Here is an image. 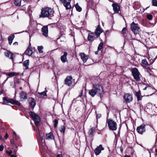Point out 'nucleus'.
Wrapping results in <instances>:
<instances>
[{"instance_id":"obj_13","label":"nucleus","mask_w":157,"mask_h":157,"mask_svg":"<svg viewBox=\"0 0 157 157\" xmlns=\"http://www.w3.org/2000/svg\"><path fill=\"white\" fill-rule=\"evenodd\" d=\"M28 101L29 103V105L32 107V109H33L36 105V102L35 99L31 98H29Z\"/></svg>"},{"instance_id":"obj_17","label":"nucleus","mask_w":157,"mask_h":157,"mask_svg":"<svg viewBox=\"0 0 157 157\" xmlns=\"http://www.w3.org/2000/svg\"><path fill=\"white\" fill-rule=\"evenodd\" d=\"M112 6L113 8V10L115 13H119V11L120 10V6L117 4L115 3H113Z\"/></svg>"},{"instance_id":"obj_5","label":"nucleus","mask_w":157,"mask_h":157,"mask_svg":"<svg viewBox=\"0 0 157 157\" xmlns=\"http://www.w3.org/2000/svg\"><path fill=\"white\" fill-rule=\"evenodd\" d=\"M107 122L110 130L115 131L117 129V124L115 121L109 119L107 120Z\"/></svg>"},{"instance_id":"obj_25","label":"nucleus","mask_w":157,"mask_h":157,"mask_svg":"<svg viewBox=\"0 0 157 157\" xmlns=\"http://www.w3.org/2000/svg\"><path fill=\"white\" fill-rule=\"evenodd\" d=\"M25 53L26 55H28L29 56L31 55L33 53V51L32 48H27L25 51Z\"/></svg>"},{"instance_id":"obj_14","label":"nucleus","mask_w":157,"mask_h":157,"mask_svg":"<svg viewBox=\"0 0 157 157\" xmlns=\"http://www.w3.org/2000/svg\"><path fill=\"white\" fill-rule=\"evenodd\" d=\"M103 31L102 29L101 28L100 25L98 26L97 29L95 32V35L97 37L100 36V34Z\"/></svg>"},{"instance_id":"obj_23","label":"nucleus","mask_w":157,"mask_h":157,"mask_svg":"<svg viewBox=\"0 0 157 157\" xmlns=\"http://www.w3.org/2000/svg\"><path fill=\"white\" fill-rule=\"evenodd\" d=\"M89 93L92 97H94L96 94H97V93L93 88L92 89L89 90Z\"/></svg>"},{"instance_id":"obj_10","label":"nucleus","mask_w":157,"mask_h":157,"mask_svg":"<svg viewBox=\"0 0 157 157\" xmlns=\"http://www.w3.org/2000/svg\"><path fill=\"white\" fill-rule=\"evenodd\" d=\"M36 136L38 141H42L44 140V134L42 133L39 128L38 129L37 131H36Z\"/></svg>"},{"instance_id":"obj_20","label":"nucleus","mask_w":157,"mask_h":157,"mask_svg":"<svg viewBox=\"0 0 157 157\" xmlns=\"http://www.w3.org/2000/svg\"><path fill=\"white\" fill-rule=\"evenodd\" d=\"M5 54L6 57L9 58L10 59H11L13 62V53L9 52H5Z\"/></svg>"},{"instance_id":"obj_51","label":"nucleus","mask_w":157,"mask_h":157,"mask_svg":"<svg viewBox=\"0 0 157 157\" xmlns=\"http://www.w3.org/2000/svg\"><path fill=\"white\" fill-rule=\"evenodd\" d=\"M148 87H150V86H148ZM147 87H148V86H146V87H145L143 89V90H146L147 89Z\"/></svg>"},{"instance_id":"obj_30","label":"nucleus","mask_w":157,"mask_h":157,"mask_svg":"<svg viewBox=\"0 0 157 157\" xmlns=\"http://www.w3.org/2000/svg\"><path fill=\"white\" fill-rule=\"evenodd\" d=\"M94 37V34L93 33H89L88 34L87 39L88 40H92Z\"/></svg>"},{"instance_id":"obj_22","label":"nucleus","mask_w":157,"mask_h":157,"mask_svg":"<svg viewBox=\"0 0 157 157\" xmlns=\"http://www.w3.org/2000/svg\"><path fill=\"white\" fill-rule=\"evenodd\" d=\"M54 138L53 134L52 132H50L48 134H46L45 136V139L47 140H49L53 139Z\"/></svg>"},{"instance_id":"obj_7","label":"nucleus","mask_w":157,"mask_h":157,"mask_svg":"<svg viewBox=\"0 0 157 157\" xmlns=\"http://www.w3.org/2000/svg\"><path fill=\"white\" fill-rule=\"evenodd\" d=\"M132 72L134 78L137 81H140V73L138 69L136 68L132 69Z\"/></svg>"},{"instance_id":"obj_34","label":"nucleus","mask_w":157,"mask_h":157,"mask_svg":"<svg viewBox=\"0 0 157 157\" xmlns=\"http://www.w3.org/2000/svg\"><path fill=\"white\" fill-rule=\"evenodd\" d=\"M39 95L38 96L39 97L42 98L44 96H46V92L45 91L41 93H39Z\"/></svg>"},{"instance_id":"obj_21","label":"nucleus","mask_w":157,"mask_h":157,"mask_svg":"<svg viewBox=\"0 0 157 157\" xmlns=\"http://www.w3.org/2000/svg\"><path fill=\"white\" fill-rule=\"evenodd\" d=\"M67 53L66 52H64L63 55L61 56L60 59L62 62L65 63L67 60Z\"/></svg>"},{"instance_id":"obj_35","label":"nucleus","mask_w":157,"mask_h":157,"mask_svg":"<svg viewBox=\"0 0 157 157\" xmlns=\"http://www.w3.org/2000/svg\"><path fill=\"white\" fill-rule=\"evenodd\" d=\"M76 10L80 12L82 10V8L78 6V3H77L75 6Z\"/></svg>"},{"instance_id":"obj_38","label":"nucleus","mask_w":157,"mask_h":157,"mask_svg":"<svg viewBox=\"0 0 157 157\" xmlns=\"http://www.w3.org/2000/svg\"><path fill=\"white\" fill-rule=\"evenodd\" d=\"M146 17L148 20H151L153 18V16L150 14L146 15Z\"/></svg>"},{"instance_id":"obj_57","label":"nucleus","mask_w":157,"mask_h":157,"mask_svg":"<svg viewBox=\"0 0 157 157\" xmlns=\"http://www.w3.org/2000/svg\"><path fill=\"white\" fill-rule=\"evenodd\" d=\"M13 133H14V136H16V135H17L16 132H13Z\"/></svg>"},{"instance_id":"obj_48","label":"nucleus","mask_w":157,"mask_h":157,"mask_svg":"<svg viewBox=\"0 0 157 157\" xmlns=\"http://www.w3.org/2000/svg\"><path fill=\"white\" fill-rule=\"evenodd\" d=\"M28 48H32V47L31 46V44L30 43H29V46H28Z\"/></svg>"},{"instance_id":"obj_8","label":"nucleus","mask_w":157,"mask_h":157,"mask_svg":"<svg viewBox=\"0 0 157 157\" xmlns=\"http://www.w3.org/2000/svg\"><path fill=\"white\" fill-rule=\"evenodd\" d=\"M66 8V10L71 8L70 3L71 0H59Z\"/></svg>"},{"instance_id":"obj_53","label":"nucleus","mask_w":157,"mask_h":157,"mask_svg":"<svg viewBox=\"0 0 157 157\" xmlns=\"http://www.w3.org/2000/svg\"><path fill=\"white\" fill-rule=\"evenodd\" d=\"M10 157H16L14 155H11Z\"/></svg>"},{"instance_id":"obj_45","label":"nucleus","mask_w":157,"mask_h":157,"mask_svg":"<svg viewBox=\"0 0 157 157\" xmlns=\"http://www.w3.org/2000/svg\"><path fill=\"white\" fill-rule=\"evenodd\" d=\"M8 137V135L7 133H6L4 136V137L6 139H7Z\"/></svg>"},{"instance_id":"obj_40","label":"nucleus","mask_w":157,"mask_h":157,"mask_svg":"<svg viewBox=\"0 0 157 157\" xmlns=\"http://www.w3.org/2000/svg\"><path fill=\"white\" fill-rule=\"evenodd\" d=\"M58 124V121L56 119L54 121V128H56L57 127V124Z\"/></svg>"},{"instance_id":"obj_54","label":"nucleus","mask_w":157,"mask_h":157,"mask_svg":"<svg viewBox=\"0 0 157 157\" xmlns=\"http://www.w3.org/2000/svg\"><path fill=\"white\" fill-rule=\"evenodd\" d=\"M124 157H131L130 155H126L124 156Z\"/></svg>"},{"instance_id":"obj_41","label":"nucleus","mask_w":157,"mask_h":157,"mask_svg":"<svg viewBox=\"0 0 157 157\" xmlns=\"http://www.w3.org/2000/svg\"><path fill=\"white\" fill-rule=\"evenodd\" d=\"M127 30V29L126 27L124 28L121 31V33L123 34H124L126 33V31Z\"/></svg>"},{"instance_id":"obj_59","label":"nucleus","mask_w":157,"mask_h":157,"mask_svg":"<svg viewBox=\"0 0 157 157\" xmlns=\"http://www.w3.org/2000/svg\"><path fill=\"white\" fill-rule=\"evenodd\" d=\"M22 89V87H21L20 88V89Z\"/></svg>"},{"instance_id":"obj_18","label":"nucleus","mask_w":157,"mask_h":157,"mask_svg":"<svg viewBox=\"0 0 157 157\" xmlns=\"http://www.w3.org/2000/svg\"><path fill=\"white\" fill-rule=\"evenodd\" d=\"M20 99L21 100L26 99L27 98V94L26 93L23 91H21L19 93Z\"/></svg>"},{"instance_id":"obj_52","label":"nucleus","mask_w":157,"mask_h":157,"mask_svg":"<svg viewBox=\"0 0 157 157\" xmlns=\"http://www.w3.org/2000/svg\"><path fill=\"white\" fill-rule=\"evenodd\" d=\"M13 140H11L10 141V142L11 144H13Z\"/></svg>"},{"instance_id":"obj_29","label":"nucleus","mask_w":157,"mask_h":157,"mask_svg":"<svg viewBox=\"0 0 157 157\" xmlns=\"http://www.w3.org/2000/svg\"><path fill=\"white\" fill-rule=\"evenodd\" d=\"M22 0H14V4L17 6H21Z\"/></svg>"},{"instance_id":"obj_16","label":"nucleus","mask_w":157,"mask_h":157,"mask_svg":"<svg viewBox=\"0 0 157 157\" xmlns=\"http://www.w3.org/2000/svg\"><path fill=\"white\" fill-rule=\"evenodd\" d=\"M41 30L43 35L46 37L48 36V26H44L42 28Z\"/></svg>"},{"instance_id":"obj_37","label":"nucleus","mask_w":157,"mask_h":157,"mask_svg":"<svg viewBox=\"0 0 157 157\" xmlns=\"http://www.w3.org/2000/svg\"><path fill=\"white\" fill-rule=\"evenodd\" d=\"M37 48L40 53H42L43 52V47L42 46H38L37 47Z\"/></svg>"},{"instance_id":"obj_24","label":"nucleus","mask_w":157,"mask_h":157,"mask_svg":"<svg viewBox=\"0 0 157 157\" xmlns=\"http://www.w3.org/2000/svg\"><path fill=\"white\" fill-rule=\"evenodd\" d=\"M15 37V36L13 34L11 35L8 37V40L9 43L10 45H11L13 42V40Z\"/></svg>"},{"instance_id":"obj_15","label":"nucleus","mask_w":157,"mask_h":157,"mask_svg":"<svg viewBox=\"0 0 157 157\" xmlns=\"http://www.w3.org/2000/svg\"><path fill=\"white\" fill-rule=\"evenodd\" d=\"M72 79L71 76H67L65 80V84L69 86H71L72 83Z\"/></svg>"},{"instance_id":"obj_26","label":"nucleus","mask_w":157,"mask_h":157,"mask_svg":"<svg viewBox=\"0 0 157 157\" xmlns=\"http://www.w3.org/2000/svg\"><path fill=\"white\" fill-rule=\"evenodd\" d=\"M148 65V63L146 59L142 60L141 65L144 67H146Z\"/></svg>"},{"instance_id":"obj_33","label":"nucleus","mask_w":157,"mask_h":157,"mask_svg":"<svg viewBox=\"0 0 157 157\" xmlns=\"http://www.w3.org/2000/svg\"><path fill=\"white\" fill-rule=\"evenodd\" d=\"M136 96L137 100L138 101L141 100L142 97L141 96L140 93L139 92H136Z\"/></svg>"},{"instance_id":"obj_1","label":"nucleus","mask_w":157,"mask_h":157,"mask_svg":"<svg viewBox=\"0 0 157 157\" xmlns=\"http://www.w3.org/2000/svg\"><path fill=\"white\" fill-rule=\"evenodd\" d=\"M53 13V11L51 8L49 7L44 8L42 10L40 17H48L49 16L52 14Z\"/></svg>"},{"instance_id":"obj_11","label":"nucleus","mask_w":157,"mask_h":157,"mask_svg":"<svg viewBox=\"0 0 157 157\" xmlns=\"http://www.w3.org/2000/svg\"><path fill=\"white\" fill-rule=\"evenodd\" d=\"M145 125L143 124L137 127L136 129L137 132L140 134H142L143 132L145 131Z\"/></svg>"},{"instance_id":"obj_56","label":"nucleus","mask_w":157,"mask_h":157,"mask_svg":"<svg viewBox=\"0 0 157 157\" xmlns=\"http://www.w3.org/2000/svg\"><path fill=\"white\" fill-rule=\"evenodd\" d=\"M98 51H96V52H95V54H98Z\"/></svg>"},{"instance_id":"obj_58","label":"nucleus","mask_w":157,"mask_h":157,"mask_svg":"<svg viewBox=\"0 0 157 157\" xmlns=\"http://www.w3.org/2000/svg\"><path fill=\"white\" fill-rule=\"evenodd\" d=\"M157 140V135H156V141Z\"/></svg>"},{"instance_id":"obj_19","label":"nucleus","mask_w":157,"mask_h":157,"mask_svg":"<svg viewBox=\"0 0 157 157\" xmlns=\"http://www.w3.org/2000/svg\"><path fill=\"white\" fill-rule=\"evenodd\" d=\"M80 56L83 62L84 63L86 62L88 59V56L84 53H80Z\"/></svg>"},{"instance_id":"obj_12","label":"nucleus","mask_w":157,"mask_h":157,"mask_svg":"<svg viewBox=\"0 0 157 157\" xmlns=\"http://www.w3.org/2000/svg\"><path fill=\"white\" fill-rule=\"evenodd\" d=\"M104 149V148L102 147V145L100 144L94 150V152L95 154L97 155H99L101 153V151Z\"/></svg>"},{"instance_id":"obj_36","label":"nucleus","mask_w":157,"mask_h":157,"mask_svg":"<svg viewBox=\"0 0 157 157\" xmlns=\"http://www.w3.org/2000/svg\"><path fill=\"white\" fill-rule=\"evenodd\" d=\"M103 42H101L99 44L98 48V51L100 50L103 48Z\"/></svg>"},{"instance_id":"obj_6","label":"nucleus","mask_w":157,"mask_h":157,"mask_svg":"<svg viewBox=\"0 0 157 157\" xmlns=\"http://www.w3.org/2000/svg\"><path fill=\"white\" fill-rule=\"evenodd\" d=\"M93 88L97 93V94L101 96L103 91V89L101 86L98 84H93Z\"/></svg>"},{"instance_id":"obj_4","label":"nucleus","mask_w":157,"mask_h":157,"mask_svg":"<svg viewBox=\"0 0 157 157\" xmlns=\"http://www.w3.org/2000/svg\"><path fill=\"white\" fill-rule=\"evenodd\" d=\"M29 113L30 116L33 120L35 125L37 127H38L40 125L39 122L40 121V117L32 112H29Z\"/></svg>"},{"instance_id":"obj_31","label":"nucleus","mask_w":157,"mask_h":157,"mask_svg":"<svg viewBox=\"0 0 157 157\" xmlns=\"http://www.w3.org/2000/svg\"><path fill=\"white\" fill-rule=\"evenodd\" d=\"M29 63V60H26L23 63V66L25 67V69H26L28 68V66Z\"/></svg>"},{"instance_id":"obj_46","label":"nucleus","mask_w":157,"mask_h":157,"mask_svg":"<svg viewBox=\"0 0 157 157\" xmlns=\"http://www.w3.org/2000/svg\"><path fill=\"white\" fill-rule=\"evenodd\" d=\"M56 157H63L62 154H58L57 155Z\"/></svg>"},{"instance_id":"obj_49","label":"nucleus","mask_w":157,"mask_h":157,"mask_svg":"<svg viewBox=\"0 0 157 157\" xmlns=\"http://www.w3.org/2000/svg\"><path fill=\"white\" fill-rule=\"evenodd\" d=\"M82 91L81 92V93H80V94H79V95H78V97H81L82 95Z\"/></svg>"},{"instance_id":"obj_44","label":"nucleus","mask_w":157,"mask_h":157,"mask_svg":"<svg viewBox=\"0 0 157 157\" xmlns=\"http://www.w3.org/2000/svg\"><path fill=\"white\" fill-rule=\"evenodd\" d=\"M12 153V151H10L7 152V153L9 155H11V154Z\"/></svg>"},{"instance_id":"obj_39","label":"nucleus","mask_w":157,"mask_h":157,"mask_svg":"<svg viewBox=\"0 0 157 157\" xmlns=\"http://www.w3.org/2000/svg\"><path fill=\"white\" fill-rule=\"evenodd\" d=\"M151 2L153 6H157V0H152Z\"/></svg>"},{"instance_id":"obj_43","label":"nucleus","mask_w":157,"mask_h":157,"mask_svg":"<svg viewBox=\"0 0 157 157\" xmlns=\"http://www.w3.org/2000/svg\"><path fill=\"white\" fill-rule=\"evenodd\" d=\"M101 114H98L97 115V118H99L101 117Z\"/></svg>"},{"instance_id":"obj_50","label":"nucleus","mask_w":157,"mask_h":157,"mask_svg":"<svg viewBox=\"0 0 157 157\" xmlns=\"http://www.w3.org/2000/svg\"><path fill=\"white\" fill-rule=\"evenodd\" d=\"M13 45H18V43L17 42H15L13 44Z\"/></svg>"},{"instance_id":"obj_42","label":"nucleus","mask_w":157,"mask_h":157,"mask_svg":"<svg viewBox=\"0 0 157 157\" xmlns=\"http://www.w3.org/2000/svg\"><path fill=\"white\" fill-rule=\"evenodd\" d=\"M4 147L2 145L0 146V151H2L3 150Z\"/></svg>"},{"instance_id":"obj_32","label":"nucleus","mask_w":157,"mask_h":157,"mask_svg":"<svg viewBox=\"0 0 157 157\" xmlns=\"http://www.w3.org/2000/svg\"><path fill=\"white\" fill-rule=\"evenodd\" d=\"M59 130L61 133H62L63 134L64 133L65 130V127L64 126L62 125L60 128Z\"/></svg>"},{"instance_id":"obj_27","label":"nucleus","mask_w":157,"mask_h":157,"mask_svg":"<svg viewBox=\"0 0 157 157\" xmlns=\"http://www.w3.org/2000/svg\"><path fill=\"white\" fill-rule=\"evenodd\" d=\"M6 76H8L10 77L13 76H14L18 75V74L16 72H10V73H6Z\"/></svg>"},{"instance_id":"obj_55","label":"nucleus","mask_w":157,"mask_h":157,"mask_svg":"<svg viewBox=\"0 0 157 157\" xmlns=\"http://www.w3.org/2000/svg\"><path fill=\"white\" fill-rule=\"evenodd\" d=\"M156 154L155 155L157 156V149L155 150Z\"/></svg>"},{"instance_id":"obj_28","label":"nucleus","mask_w":157,"mask_h":157,"mask_svg":"<svg viewBox=\"0 0 157 157\" xmlns=\"http://www.w3.org/2000/svg\"><path fill=\"white\" fill-rule=\"evenodd\" d=\"M95 131V128L94 127H92L89 130L88 132V134L89 136L92 137L93 136L94 133Z\"/></svg>"},{"instance_id":"obj_2","label":"nucleus","mask_w":157,"mask_h":157,"mask_svg":"<svg viewBox=\"0 0 157 157\" xmlns=\"http://www.w3.org/2000/svg\"><path fill=\"white\" fill-rule=\"evenodd\" d=\"M130 28L131 30L135 35L139 34L141 30L139 25L134 22H133L131 24Z\"/></svg>"},{"instance_id":"obj_3","label":"nucleus","mask_w":157,"mask_h":157,"mask_svg":"<svg viewBox=\"0 0 157 157\" xmlns=\"http://www.w3.org/2000/svg\"><path fill=\"white\" fill-rule=\"evenodd\" d=\"M2 99L3 101V104H4L10 103L12 104H16L19 106L21 105V103L19 102L12 99L6 97H4Z\"/></svg>"},{"instance_id":"obj_47","label":"nucleus","mask_w":157,"mask_h":157,"mask_svg":"<svg viewBox=\"0 0 157 157\" xmlns=\"http://www.w3.org/2000/svg\"><path fill=\"white\" fill-rule=\"evenodd\" d=\"M14 137L16 140H18L19 138V137L17 136V135L16 136H14Z\"/></svg>"},{"instance_id":"obj_9","label":"nucleus","mask_w":157,"mask_h":157,"mask_svg":"<svg viewBox=\"0 0 157 157\" xmlns=\"http://www.w3.org/2000/svg\"><path fill=\"white\" fill-rule=\"evenodd\" d=\"M124 101L126 103H129L132 101L133 97L131 94H130L127 93L124 94Z\"/></svg>"}]
</instances>
